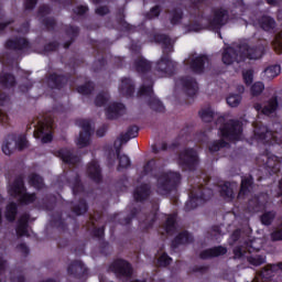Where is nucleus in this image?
<instances>
[{
  "instance_id": "052dcab7",
  "label": "nucleus",
  "mask_w": 282,
  "mask_h": 282,
  "mask_svg": "<svg viewBox=\"0 0 282 282\" xmlns=\"http://www.w3.org/2000/svg\"><path fill=\"white\" fill-rule=\"evenodd\" d=\"M173 263V258L169 256V253L164 252L161 254V257L158 259V264L160 268H169Z\"/></svg>"
},
{
  "instance_id": "7c9ffc66",
  "label": "nucleus",
  "mask_w": 282,
  "mask_h": 282,
  "mask_svg": "<svg viewBox=\"0 0 282 282\" xmlns=\"http://www.w3.org/2000/svg\"><path fill=\"white\" fill-rule=\"evenodd\" d=\"M264 169L269 172V175H276V173L281 172V161H279L278 156L268 158L264 163Z\"/></svg>"
},
{
  "instance_id": "7ed1b4c3",
  "label": "nucleus",
  "mask_w": 282,
  "mask_h": 282,
  "mask_svg": "<svg viewBox=\"0 0 282 282\" xmlns=\"http://www.w3.org/2000/svg\"><path fill=\"white\" fill-rule=\"evenodd\" d=\"M216 124H221L219 133L223 140H227V142H238V140H241L243 123L238 119H229L226 121V117L220 116L217 118Z\"/></svg>"
},
{
  "instance_id": "dca6fc26",
  "label": "nucleus",
  "mask_w": 282,
  "mask_h": 282,
  "mask_svg": "<svg viewBox=\"0 0 282 282\" xmlns=\"http://www.w3.org/2000/svg\"><path fill=\"white\" fill-rule=\"evenodd\" d=\"M191 19H193L189 23L184 24V30L186 32H202V30H208L206 24H202L205 15L204 12L191 13Z\"/></svg>"
},
{
  "instance_id": "a211bd4d",
  "label": "nucleus",
  "mask_w": 282,
  "mask_h": 282,
  "mask_svg": "<svg viewBox=\"0 0 282 282\" xmlns=\"http://www.w3.org/2000/svg\"><path fill=\"white\" fill-rule=\"evenodd\" d=\"M208 63H210L208 55L200 54L191 59L189 69L193 72V74H204V72H206V65Z\"/></svg>"
},
{
  "instance_id": "412c9836",
  "label": "nucleus",
  "mask_w": 282,
  "mask_h": 282,
  "mask_svg": "<svg viewBox=\"0 0 282 282\" xmlns=\"http://www.w3.org/2000/svg\"><path fill=\"white\" fill-rule=\"evenodd\" d=\"M253 109H256L258 113H262V116H272V113L279 109V99L272 97L264 107L261 104H254Z\"/></svg>"
},
{
  "instance_id": "5fc2aeb1",
  "label": "nucleus",
  "mask_w": 282,
  "mask_h": 282,
  "mask_svg": "<svg viewBox=\"0 0 282 282\" xmlns=\"http://www.w3.org/2000/svg\"><path fill=\"white\" fill-rule=\"evenodd\" d=\"M109 102V93L101 91L95 98L96 107H105Z\"/></svg>"
},
{
  "instance_id": "9b49d317",
  "label": "nucleus",
  "mask_w": 282,
  "mask_h": 282,
  "mask_svg": "<svg viewBox=\"0 0 282 282\" xmlns=\"http://www.w3.org/2000/svg\"><path fill=\"white\" fill-rule=\"evenodd\" d=\"M4 47L10 52H28V50L32 48V44L29 39L15 36L13 39H8L4 43Z\"/></svg>"
},
{
  "instance_id": "bb28decb",
  "label": "nucleus",
  "mask_w": 282,
  "mask_h": 282,
  "mask_svg": "<svg viewBox=\"0 0 282 282\" xmlns=\"http://www.w3.org/2000/svg\"><path fill=\"white\" fill-rule=\"evenodd\" d=\"M116 21L121 32H135V26L127 22L123 8L118 9Z\"/></svg>"
},
{
  "instance_id": "69168bd1",
  "label": "nucleus",
  "mask_w": 282,
  "mask_h": 282,
  "mask_svg": "<svg viewBox=\"0 0 282 282\" xmlns=\"http://www.w3.org/2000/svg\"><path fill=\"white\" fill-rule=\"evenodd\" d=\"M248 262L250 263V265H263V263H265V256H250L248 258Z\"/></svg>"
},
{
  "instance_id": "8fccbe9b",
  "label": "nucleus",
  "mask_w": 282,
  "mask_h": 282,
  "mask_svg": "<svg viewBox=\"0 0 282 282\" xmlns=\"http://www.w3.org/2000/svg\"><path fill=\"white\" fill-rule=\"evenodd\" d=\"M93 224V229L90 230V237L93 239H98L99 241H102L105 239V226L96 227V224Z\"/></svg>"
},
{
  "instance_id": "4be33fe9",
  "label": "nucleus",
  "mask_w": 282,
  "mask_h": 282,
  "mask_svg": "<svg viewBox=\"0 0 282 282\" xmlns=\"http://www.w3.org/2000/svg\"><path fill=\"white\" fill-rule=\"evenodd\" d=\"M57 158L64 162V164H70L72 166H76L80 162V158L74 154V151L67 148H62L56 151Z\"/></svg>"
},
{
  "instance_id": "6ab92c4d",
  "label": "nucleus",
  "mask_w": 282,
  "mask_h": 282,
  "mask_svg": "<svg viewBox=\"0 0 282 282\" xmlns=\"http://www.w3.org/2000/svg\"><path fill=\"white\" fill-rule=\"evenodd\" d=\"M282 272V262L267 264L259 273L262 282L274 281V273Z\"/></svg>"
},
{
  "instance_id": "39448f33",
  "label": "nucleus",
  "mask_w": 282,
  "mask_h": 282,
  "mask_svg": "<svg viewBox=\"0 0 282 282\" xmlns=\"http://www.w3.org/2000/svg\"><path fill=\"white\" fill-rule=\"evenodd\" d=\"M213 198V189L206 188L204 185H198L197 187H192L189 193V199L185 203L184 209L186 213L195 210L199 204H205Z\"/></svg>"
},
{
  "instance_id": "ea45409f",
  "label": "nucleus",
  "mask_w": 282,
  "mask_h": 282,
  "mask_svg": "<svg viewBox=\"0 0 282 282\" xmlns=\"http://www.w3.org/2000/svg\"><path fill=\"white\" fill-rule=\"evenodd\" d=\"M177 216L175 214L170 215L164 224V230L167 235H173L177 230Z\"/></svg>"
},
{
  "instance_id": "aec40b11",
  "label": "nucleus",
  "mask_w": 282,
  "mask_h": 282,
  "mask_svg": "<svg viewBox=\"0 0 282 282\" xmlns=\"http://www.w3.org/2000/svg\"><path fill=\"white\" fill-rule=\"evenodd\" d=\"M86 173L91 182H95V184H102V167H100L98 161L88 163Z\"/></svg>"
},
{
  "instance_id": "2eb2a0df",
  "label": "nucleus",
  "mask_w": 282,
  "mask_h": 282,
  "mask_svg": "<svg viewBox=\"0 0 282 282\" xmlns=\"http://www.w3.org/2000/svg\"><path fill=\"white\" fill-rule=\"evenodd\" d=\"M178 83H181L183 90L186 96H188V98H195V96H197V91H199V86L195 77L183 76L178 78Z\"/></svg>"
},
{
  "instance_id": "1a4fd4ad",
  "label": "nucleus",
  "mask_w": 282,
  "mask_h": 282,
  "mask_svg": "<svg viewBox=\"0 0 282 282\" xmlns=\"http://www.w3.org/2000/svg\"><path fill=\"white\" fill-rule=\"evenodd\" d=\"M230 21V13L225 8H217L213 10V19L208 20L206 28L208 30H221Z\"/></svg>"
},
{
  "instance_id": "49530a36",
  "label": "nucleus",
  "mask_w": 282,
  "mask_h": 282,
  "mask_svg": "<svg viewBox=\"0 0 282 282\" xmlns=\"http://www.w3.org/2000/svg\"><path fill=\"white\" fill-rule=\"evenodd\" d=\"M281 74V65L274 64L264 69V78H269V80H272V78H276Z\"/></svg>"
},
{
  "instance_id": "680f3d73",
  "label": "nucleus",
  "mask_w": 282,
  "mask_h": 282,
  "mask_svg": "<svg viewBox=\"0 0 282 282\" xmlns=\"http://www.w3.org/2000/svg\"><path fill=\"white\" fill-rule=\"evenodd\" d=\"M227 105L229 107H239L241 105V95L239 94H231L227 97Z\"/></svg>"
},
{
  "instance_id": "09e8293b",
  "label": "nucleus",
  "mask_w": 282,
  "mask_h": 282,
  "mask_svg": "<svg viewBox=\"0 0 282 282\" xmlns=\"http://www.w3.org/2000/svg\"><path fill=\"white\" fill-rule=\"evenodd\" d=\"M226 147H228L226 139L216 140L209 145V153H217V151H221V149H226Z\"/></svg>"
},
{
  "instance_id": "b1692460",
  "label": "nucleus",
  "mask_w": 282,
  "mask_h": 282,
  "mask_svg": "<svg viewBox=\"0 0 282 282\" xmlns=\"http://www.w3.org/2000/svg\"><path fill=\"white\" fill-rule=\"evenodd\" d=\"M119 94L126 98H132L135 94V82L131 77H122L119 86Z\"/></svg>"
},
{
  "instance_id": "6e6d98bb",
  "label": "nucleus",
  "mask_w": 282,
  "mask_h": 282,
  "mask_svg": "<svg viewBox=\"0 0 282 282\" xmlns=\"http://www.w3.org/2000/svg\"><path fill=\"white\" fill-rule=\"evenodd\" d=\"M117 160H119L117 171H122V169H129V166H131V159L127 154L117 156Z\"/></svg>"
},
{
  "instance_id": "393cba45",
  "label": "nucleus",
  "mask_w": 282,
  "mask_h": 282,
  "mask_svg": "<svg viewBox=\"0 0 282 282\" xmlns=\"http://www.w3.org/2000/svg\"><path fill=\"white\" fill-rule=\"evenodd\" d=\"M228 252V249L224 246H217L209 249H205L199 253V259L206 261L208 259H215L217 257H224Z\"/></svg>"
},
{
  "instance_id": "c03bdc74",
  "label": "nucleus",
  "mask_w": 282,
  "mask_h": 282,
  "mask_svg": "<svg viewBox=\"0 0 282 282\" xmlns=\"http://www.w3.org/2000/svg\"><path fill=\"white\" fill-rule=\"evenodd\" d=\"M148 106L152 111H156L158 113H164V104L156 97H150L148 100Z\"/></svg>"
},
{
  "instance_id": "cd10ccee",
  "label": "nucleus",
  "mask_w": 282,
  "mask_h": 282,
  "mask_svg": "<svg viewBox=\"0 0 282 282\" xmlns=\"http://www.w3.org/2000/svg\"><path fill=\"white\" fill-rule=\"evenodd\" d=\"M133 197L137 202H147V199L151 197V185L148 183H143L135 187L133 192Z\"/></svg>"
},
{
  "instance_id": "72a5a7b5",
  "label": "nucleus",
  "mask_w": 282,
  "mask_h": 282,
  "mask_svg": "<svg viewBox=\"0 0 282 282\" xmlns=\"http://www.w3.org/2000/svg\"><path fill=\"white\" fill-rule=\"evenodd\" d=\"M220 197L225 199V202H232L235 199V191L232 189V186L230 185V182H226L220 186L219 189Z\"/></svg>"
},
{
  "instance_id": "2f4dec72",
  "label": "nucleus",
  "mask_w": 282,
  "mask_h": 282,
  "mask_svg": "<svg viewBox=\"0 0 282 282\" xmlns=\"http://www.w3.org/2000/svg\"><path fill=\"white\" fill-rule=\"evenodd\" d=\"M171 25H180L184 19V9L176 7L167 11Z\"/></svg>"
},
{
  "instance_id": "c756f323",
  "label": "nucleus",
  "mask_w": 282,
  "mask_h": 282,
  "mask_svg": "<svg viewBox=\"0 0 282 282\" xmlns=\"http://www.w3.org/2000/svg\"><path fill=\"white\" fill-rule=\"evenodd\" d=\"M143 85L140 86L138 90V96H147L148 98H153V77H143Z\"/></svg>"
},
{
  "instance_id": "603ef678",
  "label": "nucleus",
  "mask_w": 282,
  "mask_h": 282,
  "mask_svg": "<svg viewBox=\"0 0 282 282\" xmlns=\"http://www.w3.org/2000/svg\"><path fill=\"white\" fill-rule=\"evenodd\" d=\"M276 217V213L274 212H265L260 216V221L262 226H272V221H274V218Z\"/></svg>"
},
{
  "instance_id": "a878e982",
  "label": "nucleus",
  "mask_w": 282,
  "mask_h": 282,
  "mask_svg": "<svg viewBox=\"0 0 282 282\" xmlns=\"http://www.w3.org/2000/svg\"><path fill=\"white\" fill-rule=\"evenodd\" d=\"M195 241V238L191 232L184 230L178 232L175 238L172 240L171 248L173 250L180 248V246H187L188 243H193Z\"/></svg>"
},
{
  "instance_id": "5701e85b",
  "label": "nucleus",
  "mask_w": 282,
  "mask_h": 282,
  "mask_svg": "<svg viewBox=\"0 0 282 282\" xmlns=\"http://www.w3.org/2000/svg\"><path fill=\"white\" fill-rule=\"evenodd\" d=\"M127 107L122 102H113L106 109V118L108 120H118L121 116H124Z\"/></svg>"
},
{
  "instance_id": "f3484780",
  "label": "nucleus",
  "mask_w": 282,
  "mask_h": 282,
  "mask_svg": "<svg viewBox=\"0 0 282 282\" xmlns=\"http://www.w3.org/2000/svg\"><path fill=\"white\" fill-rule=\"evenodd\" d=\"M25 191H28V188L25 187V181L22 174L18 175L14 181L8 186V194L14 199L22 196Z\"/></svg>"
},
{
  "instance_id": "c9c22d12",
  "label": "nucleus",
  "mask_w": 282,
  "mask_h": 282,
  "mask_svg": "<svg viewBox=\"0 0 282 282\" xmlns=\"http://www.w3.org/2000/svg\"><path fill=\"white\" fill-rule=\"evenodd\" d=\"M0 85L4 87V89H12V87H17V77H14L12 73H4L0 75Z\"/></svg>"
},
{
  "instance_id": "423d86ee",
  "label": "nucleus",
  "mask_w": 282,
  "mask_h": 282,
  "mask_svg": "<svg viewBox=\"0 0 282 282\" xmlns=\"http://www.w3.org/2000/svg\"><path fill=\"white\" fill-rule=\"evenodd\" d=\"M199 164V155L193 148H186L178 154V165L183 171H196Z\"/></svg>"
},
{
  "instance_id": "ddd939ff",
  "label": "nucleus",
  "mask_w": 282,
  "mask_h": 282,
  "mask_svg": "<svg viewBox=\"0 0 282 282\" xmlns=\"http://www.w3.org/2000/svg\"><path fill=\"white\" fill-rule=\"evenodd\" d=\"M67 274L74 279H87L89 269L80 260H73L67 267Z\"/></svg>"
},
{
  "instance_id": "f257e3e1",
  "label": "nucleus",
  "mask_w": 282,
  "mask_h": 282,
  "mask_svg": "<svg viewBox=\"0 0 282 282\" xmlns=\"http://www.w3.org/2000/svg\"><path fill=\"white\" fill-rule=\"evenodd\" d=\"M155 43L163 45V55L161 58L153 65V62L139 57L134 59L133 67L137 74H140L141 78H152L149 76L151 69L158 72L159 74H164L165 76H175L177 74V63L171 59V55L167 52L173 50L171 46V37L164 33H156L153 36Z\"/></svg>"
},
{
  "instance_id": "58836bf2",
  "label": "nucleus",
  "mask_w": 282,
  "mask_h": 282,
  "mask_svg": "<svg viewBox=\"0 0 282 282\" xmlns=\"http://www.w3.org/2000/svg\"><path fill=\"white\" fill-rule=\"evenodd\" d=\"M89 210V205L87 204V200L85 198H82L78 200L77 204H75L72 207V213L76 215L77 217H80V215H85Z\"/></svg>"
},
{
  "instance_id": "a18cd8bd",
  "label": "nucleus",
  "mask_w": 282,
  "mask_h": 282,
  "mask_svg": "<svg viewBox=\"0 0 282 282\" xmlns=\"http://www.w3.org/2000/svg\"><path fill=\"white\" fill-rule=\"evenodd\" d=\"M138 215H140V208L133 207L126 218L119 220V224L121 226H131L133 219L138 218Z\"/></svg>"
},
{
  "instance_id": "0eeeda50",
  "label": "nucleus",
  "mask_w": 282,
  "mask_h": 282,
  "mask_svg": "<svg viewBox=\"0 0 282 282\" xmlns=\"http://www.w3.org/2000/svg\"><path fill=\"white\" fill-rule=\"evenodd\" d=\"M15 149L19 151L28 149V138L25 135H20L18 139L15 133H10L7 135L2 144V152L4 155H12Z\"/></svg>"
},
{
  "instance_id": "473e14b6",
  "label": "nucleus",
  "mask_w": 282,
  "mask_h": 282,
  "mask_svg": "<svg viewBox=\"0 0 282 282\" xmlns=\"http://www.w3.org/2000/svg\"><path fill=\"white\" fill-rule=\"evenodd\" d=\"M17 215H19V205L15 202H11L6 206L4 217L9 224L17 221Z\"/></svg>"
},
{
  "instance_id": "13d9d810",
  "label": "nucleus",
  "mask_w": 282,
  "mask_h": 282,
  "mask_svg": "<svg viewBox=\"0 0 282 282\" xmlns=\"http://www.w3.org/2000/svg\"><path fill=\"white\" fill-rule=\"evenodd\" d=\"M65 34L76 41L77 36L80 34V28L70 24L66 26Z\"/></svg>"
},
{
  "instance_id": "20e7f679",
  "label": "nucleus",
  "mask_w": 282,
  "mask_h": 282,
  "mask_svg": "<svg viewBox=\"0 0 282 282\" xmlns=\"http://www.w3.org/2000/svg\"><path fill=\"white\" fill-rule=\"evenodd\" d=\"M182 182V174L180 172H163L158 177L156 188L159 193L163 195H169L173 191H177V186Z\"/></svg>"
},
{
  "instance_id": "774afa93",
  "label": "nucleus",
  "mask_w": 282,
  "mask_h": 282,
  "mask_svg": "<svg viewBox=\"0 0 282 282\" xmlns=\"http://www.w3.org/2000/svg\"><path fill=\"white\" fill-rule=\"evenodd\" d=\"M273 46L276 54H282V31L275 36Z\"/></svg>"
},
{
  "instance_id": "4d7b16f0",
  "label": "nucleus",
  "mask_w": 282,
  "mask_h": 282,
  "mask_svg": "<svg viewBox=\"0 0 282 282\" xmlns=\"http://www.w3.org/2000/svg\"><path fill=\"white\" fill-rule=\"evenodd\" d=\"M105 67H107V58L105 56H101V58L96 59L93 63V72H95V74H98V72H102Z\"/></svg>"
},
{
  "instance_id": "4c0bfd02",
  "label": "nucleus",
  "mask_w": 282,
  "mask_h": 282,
  "mask_svg": "<svg viewBox=\"0 0 282 282\" xmlns=\"http://www.w3.org/2000/svg\"><path fill=\"white\" fill-rule=\"evenodd\" d=\"M138 133H140V128L138 126H130L126 133L120 135L121 144H127L129 140L133 138H138Z\"/></svg>"
},
{
  "instance_id": "e433bc0d",
  "label": "nucleus",
  "mask_w": 282,
  "mask_h": 282,
  "mask_svg": "<svg viewBox=\"0 0 282 282\" xmlns=\"http://www.w3.org/2000/svg\"><path fill=\"white\" fill-rule=\"evenodd\" d=\"M29 184L30 186H33L36 191H43L45 187V181L43 180V176H41L37 173H31L29 175Z\"/></svg>"
},
{
  "instance_id": "79ce46f5",
  "label": "nucleus",
  "mask_w": 282,
  "mask_h": 282,
  "mask_svg": "<svg viewBox=\"0 0 282 282\" xmlns=\"http://www.w3.org/2000/svg\"><path fill=\"white\" fill-rule=\"evenodd\" d=\"M252 184H254L252 175L242 178L240 184V195H248V193H250V188H252Z\"/></svg>"
},
{
  "instance_id": "0e129e2a",
  "label": "nucleus",
  "mask_w": 282,
  "mask_h": 282,
  "mask_svg": "<svg viewBox=\"0 0 282 282\" xmlns=\"http://www.w3.org/2000/svg\"><path fill=\"white\" fill-rule=\"evenodd\" d=\"M263 89H265V85L263 82H257L251 86V96H261L263 94Z\"/></svg>"
},
{
  "instance_id": "4468645a",
  "label": "nucleus",
  "mask_w": 282,
  "mask_h": 282,
  "mask_svg": "<svg viewBox=\"0 0 282 282\" xmlns=\"http://www.w3.org/2000/svg\"><path fill=\"white\" fill-rule=\"evenodd\" d=\"M72 78V74H57V73H51L46 80L47 86L51 89H63L67 83H69V79Z\"/></svg>"
},
{
  "instance_id": "864d4df0",
  "label": "nucleus",
  "mask_w": 282,
  "mask_h": 282,
  "mask_svg": "<svg viewBox=\"0 0 282 282\" xmlns=\"http://www.w3.org/2000/svg\"><path fill=\"white\" fill-rule=\"evenodd\" d=\"M198 115L203 122H213L215 120V111L210 108L200 110Z\"/></svg>"
},
{
  "instance_id": "f03ea898",
  "label": "nucleus",
  "mask_w": 282,
  "mask_h": 282,
  "mask_svg": "<svg viewBox=\"0 0 282 282\" xmlns=\"http://www.w3.org/2000/svg\"><path fill=\"white\" fill-rule=\"evenodd\" d=\"M268 42L260 41L254 46H249L246 42H240L236 47L228 46L223 52L224 65H232V63H243V61H259L265 55Z\"/></svg>"
},
{
  "instance_id": "9d476101",
  "label": "nucleus",
  "mask_w": 282,
  "mask_h": 282,
  "mask_svg": "<svg viewBox=\"0 0 282 282\" xmlns=\"http://www.w3.org/2000/svg\"><path fill=\"white\" fill-rule=\"evenodd\" d=\"M254 138L263 142V144H274V142H276V134L268 129V126H263L262 122L256 123Z\"/></svg>"
},
{
  "instance_id": "e2e57ef3",
  "label": "nucleus",
  "mask_w": 282,
  "mask_h": 282,
  "mask_svg": "<svg viewBox=\"0 0 282 282\" xmlns=\"http://www.w3.org/2000/svg\"><path fill=\"white\" fill-rule=\"evenodd\" d=\"M156 162L155 159L149 160L144 165H143V171L142 175H151L153 171H155Z\"/></svg>"
},
{
  "instance_id": "bf43d9fd",
  "label": "nucleus",
  "mask_w": 282,
  "mask_h": 282,
  "mask_svg": "<svg viewBox=\"0 0 282 282\" xmlns=\"http://www.w3.org/2000/svg\"><path fill=\"white\" fill-rule=\"evenodd\" d=\"M59 47H61V43H58V41L48 42L44 44L43 53L50 54L51 52H58Z\"/></svg>"
},
{
  "instance_id": "f704fd0d",
  "label": "nucleus",
  "mask_w": 282,
  "mask_h": 282,
  "mask_svg": "<svg viewBox=\"0 0 282 282\" xmlns=\"http://www.w3.org/2000/svg\"><path fill=\"white\" fill-rule=\"evenodd\" d=\"M51 224L57 228V230H62L63 232L67 230V225L65 224V220L63 219V213L61 212H56L51 216Z\"/></svg>"
},
{
  "instance_id": "37998d69",
  "label": "nucleus",
  "mask_w": 282,
  "mask_h": 282,
  "mask_svg": "<svg viewBox=\"0 0 282 282\" xmlns=\"http://www.w3.org/2000/svg\"><path fill=\"white\" fill-rule=\"evenodd\" d=\"M36 202V193H28V191L23 192L19 197V204L21 206H30V204H34Z\"/></svg>"
},
{
  "instance_id": "f8f14e48",
  "label": "nucleus",
  "mask_w": 282,
  "mask_h": 282,
  "mask_svg": "<svg viewBox=\"0 0 282 282\" xmlns=\"http://www.w3.org/2000/svg\"><path fill=\"white\" fill-rule=\"evenodd\" d=\"M77 126L83 129L79 133L77 144L82 149H85V147H89L91 140V122L87 119H79L77 120Z\"/></svg>"
},
{
  "instance_id": "338daca9",
  "label": "nucleus",
  "mask_w": 282,
  "mask_h": 282,
  "mask_svg": "<svg viewBox=\"0 0 282 282\" xmlns=\"http://www.w3.org/2000/svg\"><path fill=\"white\" fill-rule=\"evenodd\" d=\"M160 14H162V7H160V4H156L150 9V12L147 13V19H158Z\"/></svg>"
},
{
  "instance_id": "a19ab883",
  "label": "nucleus",
  "mask_w": 282,
  "mask_h": 282,
  "mask_svg": "<svg viewBox=\"0 0 282 282\" xmlns=\"http://www.w3.org/2000/svg\"><path fill=\"white\" fill-rule=\"evenodd\" d=\"M96 90V84L91 80L86 82L84 85L77 87L78 94L82 96H91Z\"/></svg>"
},
{
  "instance_id": "c85d7f7f",
  "label": "nucleus",
  "mask_w": 282,
  "mask_h": 282,
  "mask_svg": "<svg viewBox=\"0 0 282 282\" xmlns=\"http://www.w3.org/2000/svg\"><path fill=\"white\" fill-rule=\"evenodd\" d=\"M258 24L264 32L272 34L276 30V20L270 15H261L258 19Z\"/></svg>"
},
{
  "instance_id": "3c124183",
  "label": "nucleus",
  "mask_w": 282,
  "mask_h": 282,
  "mask_svg": "<svg viewBox=\"0 0 282 282\" xmlns=\"http://www.w3.org/2000/svg\"><path fill=\"white\" fill-rule=\"evenodd\" d=\"M42 25H44L46 32H54V30H56V18L45 17L42 20Z\"/></svg>"
},
{
  "instance_id": "de8ad7c7",
  "label": "nucleus",
  "mask_w": 282,
  "mask_h": 282,
  "mask_svg": "<svg viewBox=\"0 0 282 282\" xmlns=\"http://www.w3.org/2000/svg\"><path fill=\"white\" fill-rule=\"evenodd\" d=\"M72 191H73V195H80V193H85V185H83V181L80 180V174L75 175L73 180Z\"/></svg>"
},
{
  "instance_id": "6e6552de",
  "label": "nucleus",
  "mask_w": 282,
  "mask_h": 282,
  "mask_svg": "<svg viewBox=\"0 0 282 282\" xmlns=\"http://www.w3.org/2000/svg\"><path fill=\"white\" fill-rule=\"evenodd\" d=\"M109 270L116 274L117 279H131L133 276V265L122 259H116L110 265Z\"/></svg>"
}]
</instances>
